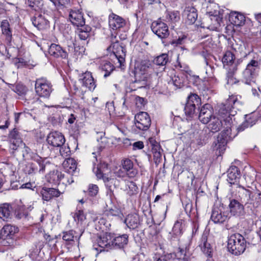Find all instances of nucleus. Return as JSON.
<instances>
[{"label":"nucleus","mask_w":261,"mask_h":261,"mask_svg":"<svg viewBox=\"0 0 261 261\" xmlns=\"http://www.w3.org/2000/svg\"><path fill=\"white\" fill-rule=\"evenodd\" d=\"M168 61V55L166 54H162L154 59L153 63L156 65L164 66L166 65Z\"/></svg>","instance_id":"obj_44"},{"label":"nucleus","mask_w":261,"mask_h":261,"mask_svg":"<svg viewBox=\"0 0 261 261\" xmlns=\"http://www.w3.org/2000/svg\"><path fill=\"white\" fill-rule=\"evenodd\" d=\"M238 193L242 202L252 204L254 207L261 205V190L257 189L251 192L244 187H240Z\"/></svg>","instance_id":"obj_2"},{"label":"nucleus","mask_w":261,"mask_h":261,"mask_svg":"<svg viewBox=\"0 0 261 261\" xmlns=\"http://www.w3.org/2000/svg\"><path fill=\"white\" fill-rule=\"evenodd\" d=\"M40 194L43 201H48L54 197H59L61 192L56 189L44 187L41 189Z\"/></svg>","instance_id":"obj_19"},{"label":"nucleus","mask_w":261,"mask_h":261,"mask_svg":"<svg viewBox=\"0 0 261 261\" xmlns=\"http://www.w3.org/2000/svg\"><path fill=\"white\" fill-rule=\"evenodd\" d=\"M199 246L206 255L208 257L212 256L213 249L211 247L210 244L207 243V236L206 233L202 234Z\"/></svg>","instance_id":"obj_33"},{"label":"nucleus","mask_w":261,"mask_h":261,"mask_svg":"<svg viewBox=\"0 0 261 261\" xmlns=\"http://www.w3.org/2000/svg\"><path fill=\"white\" fill-rule=\"evenodd\" d=\"M122 168L125 170L127 173L130 172V173L133 175L135 174V172L133 171V163L132 161L129 159H125L122 163Z\"/></svg>","instance_id":"obj_46"},{"label":"nucleus","mask_w":261,"mask_h":261,"mask_svg":"<svg viewBox=\"0 0 261 261\" xmlns=\"http://www.w3.org/2000/svg\"><path fill=\"white\" fill-rule=\"evenodd\" d=\"M20 148L22 149L21 151L24 160H33L40 166V171H42L43 170V168L45 167V165L46 164V158H42L38 154L33 152L31 149L27 146L24 143L21 144L20 146L18 148V150Z\"/></svg>","instance_id":"obj_5"},{"label":"nucleus","mask_w":261,"mask_h":261,"mask_svg":"<svg viewBox=\"0 0 261 261\" xmlns=\"http://www.w3.org/2000/svg\"><path fill=\"white\" fill-rule=\"evenodd\" d=\"M227 248L232 254L240 255L246 249V241L240 234H233L228 238Z\"/></svg>","instance_id":"obj_3"},{"label":"nucleus","mask_w":261,"mask_h":261,"mask_svg":"<svg viewBox=\"0 0 261 261\" xmlns=\"http://www.w3.org/2000/svg\"><path fill=\"white\" fill-rule=\"evenodd\" d=\"M183 15L186 17V21L189 24H193L197 19V10L193 6H186L183 12Z\"/></svg>","instance_id":"obj_23"},{"label":"nucleus","mask_w":261,"mask_h":261,"mask_svg":"<svg viewBox=\"0 0 261 261\" xmlns=\"http://www.w3.org/2000/svg\"><path fill=\"white\" fill-rule=\"evenodd\" d=\"M236 71L232 70H227L226 80L228 85H232L238 82L237 80L234 77V74Z\"/></svg>","instance_id":"obj_48"},{"label":"nucleus","mask_w":261,"mask_h":261,"mask_svg":"<svg viewBox=\"0 0 261 261\" xmlns=\"http://www.w3.org/2000/svg\"><path fill=\"white\" fill-rule=\"evenodd\" d=\"M190 253L189 252L187 247L185 248H179L177 252L176 253L175 256L179 260H182L183 261H188L190 256Z\"/></svg>","instance_id":"obj_43"},{"label":"nucleus","mask_w":261,"mask_h":261,"mask_svg":"<svg viewBox=\"0 0 261 261\" xmlns=\"http://www.w3.org/2000/svg\"><path fill=\"white\" fill-rule=\"evenodd\" d=\"M43 247H44V243L41 241L38 242L36 246L37 251L40 252L41 251V250L43 248Z\"/></svg>","instance_id":"obj_61"},{"label":"nucleus","mask_w":261,"mask_h":261,"mask_svg":"<svg viewBox=\"0 0 261 261\" xmlns=\"http://www.w3.org/2000/svg\"><path fill=\"white\" fill-rule=\"evenodd\" d=\"M184 226L185 221L184 220L182 219L177 220L174 224L172 231L169 234L168 238L172 240L179 237L182 233Z\"/></svg>","instance_id":"obj_24"},{"label":"nucleus","mask_w":261,"mask_h":261,"mask_svg":"<svg viewBox=\"0 0 261 261\" xmlns=\"http://www.w3.org/2000/svg\"><path fill=\"white\" fill-rule=\"evenodd\" d=\"M259 69L258 61L252 60L247 65L243 72V77L247 84H250L254 82V80L257 74Z\"/></svg>","instance_id":"obj_6"},{"label":"nucleus","mask_w":261,"mask_h":261,"mask_svg":"<svg viewBox=\"0 0 261 261\" xmlns=\"http://www.w3.org/2000/svg\"><path fill=\"white\" fill-rule=\"evenodd\" d=\"M234 55L230 51H226L222 58L224 67L227 70L237 71V65L234 63Z\"/></svg>","instance_id":"obj_20"},{"label":"nucleus","mask_w":261,"mask_h":261,"mask_svg":"<svg viewBox=\"0 0 261 261\" xmlns=\"http://www.w3.org/2000/svg\"><path fill=\"white\" fill-rule=\"evenodd\" d=\"M35 89L38 96L45 98H49L53 91L51 83L44 77L39 78L36 80Z\"/></svg>","instance_id":"obj_4"},{"label":"nucleus","mask_w":261,"mask_h":261,"mask_svg":"<svg viewBox=\"0 0 261 261\" xmlns=\"http://www.w3.org/2000/svg\"><path fill=\"white\" fill-rule=\"evenodd\" d=\"M46 140L48 144L53 147H61L65 142L64 136L58 132L50 133L47 136Z\"/></svg>","instance_id":"obj_13"},{"label":"nucleus","mask_w":261,"mask_h":261,"mask_svg":"<svg viewBox=\"0 0 261 261\" xmlns=\"http://www.w3.org/2000/svg\"><path fill=\"white\" fill-rule=\"evenodd\" d=\"M46 177L48 182L56 185L59 184V182L64 177V175L61 172L56 170L49 173Z\"/></svg>","instance_id":"obj_35"},{"label":"nucleus","mask_w":261,"mask_h":261,"mask_svg":"<svg viewBox=\"0 0 261 261\" xmlns=\"http://www.w3.org/2000/svg\"><path fill=\"white\" fill-rule=\"evenodd\" d=\"M126 175H129L128 173H127L122 168L120 169L118 171L116 172V176L119 177H124ZM130 176H132V175Z\"/></svg>","instance_id":"obj_59"},{"label":"nucleus","mask_w":261,"mask_h":261,"mask_svg":"<svg viewBox=\"0 0 261 261\" xmlns=\"http://www.w3.org/2000/svg\"><path fill=\"white\" fill-rule=\"evenodd\" d=\"M70 0H56L55 7L57 9L67 8L70 5Z\"/></svg>","instance_id":"obj_52"},{"label":"nucleus","mask_w":261,"mask_h":261,"mask_svg":"<svg viewBox=\"0 0 261 261\" xmlns=\"http://www.w3.org/2000/svg\"><path fill=\"white\" fill-rule=\"evenodd\" d=\"M107 215L108 216L118 217L120 218H121L123 215L120 209L116 206H113L110 208L107 211Z\"/></svg>","instance_id":"obj_50"},{"label":"nucleus","mask_w":261,"mask_h":261,"mask_svg":"<svg viewBox=\"0 0 261 261\" xmlns=\"http://www.w3.org/2000/svg\"><path fill=\"white\" fill-rule=\"evenodd\" d=\"M75 221L82 222L86 219V216L84 212L82 210L77 211L73 216Z\"/></svg>","instance_id":"obj_54"},{"label":"nucleus","mask_w":261,"mask_h":261,"mask_svg":"<svg viewBox=\"0 0 261 261\" xmlns=\"http://www.w3.org/2000/svg\"><path fill=\"white\" fill-rule=\"evenodd\" d=\"M23 113H16L14 114V119H15V122L16 123H18L20 116L22 115Z\"/></svg>","instance_id":"obj_63"},{"label":"nucleus","mask_w":261,"mask_h":261,"mask_svg":"<svg viewBox=\"0 0 261 261\" xmlns=\"http://www.w3.org/2000/svg\"><path fill=\"white\" fill-rule=\"evenodd\" d=\"M124 191L128 196L132 197L138 193L139 189L135 182L127 181L125 182Z\"/></svg>","instance_id":"obj_37"},{"label":"nucleus","mask_w":261,"mask_h":261,"mask_svg":"<svg viewBox=\"0 0 261 261\" xmlns=\"http://www.w3.org/2000/svg\"><path fill=\"white\" fill-rule=\"evenodd\" d=\"M112 236L110 233L106 232L100 235L97 239V246L99 247H94L95 249L101 252L102 251H108L109 249L112 248Z\"/></svg>","instance_id":"obj_10"},{"label":"nucleus","mask_w":261,"mask_h":261,"mask_svg":"<svg viewBox=\"0 0 261 261\" xmlns=\"http://www.w3.org/2000/svg\"><path fill=\"white\" fill-rule=\"evenodd\" d=\"M180 14L177 11H167L166 12L165 21L168 23L171 28L174 29L176 23L179 21Z\"/></svg>","instance_id":"obj_29"},{"label":"nucleus","mask_w":261,"mask_h":261,"mask_svg":"<svg viewBox=\"0 0 261 261\" xmlns=\"http://www.w3.org/2000/svg\"><path fill=\"white\" fill-rule=\"evenodd\" d=\"M2 33L6 35L7 40H10L11 38V32L9 28V23L7 20H3L1 25Z\"/></svg>","instance_id":"obj_45"},{"label":"nucleus","mask_w":261,"mask_h":261,"mask_svg":"<svg viewBox=\"0 0 261 261\" xmlns=\"http://www.w3.org/2000/svg\"><path fill=\"white\" fill-rule=\"evenodd\" d=\"M187 40V36L186 35H182L179 36L178 39L173 40L171 42V44L174 46H177L185 44Z\"/></svg>","instance_id":"obj_51"},{"label":"nucleus","mask_w":261,"mask_h":261,"mask_svg":"<svg viewBox=\"0 0 261 261\" xmlns=\"http://www.w3.org/2000/svg\"><path fill=\"white\" fill-rule=\"evenodd\" d=\"M128 235L126 234L115 237L112 242V246L115 248H122L128 243Z\"/></svg>","instance_id":"obj_34"},{"label":"nucleus","mask_w":261,"mask_h":261,"mask_svg":"<svg viewBox=\"0 0 261 261\" xmlns=\"http://www.w3.org/2000/svg\"><path fill=\"white\" fill-rule=\"evenodd\" d=\"M256 20L261 24V13L254 14Z\"/></svg>","instance_id":"obj_64"},{"label":"nucleus","mask_w":261,"mask_h":261,"mask_svg":"<svg viewBox=\"0 0 261 261\" xmlns=\"http://www.w3.org/2000/svg\"><path fill=\"white\" fill-rule=\"evenodd\" d=\"M229 20L234 25L240 27L245 23V17L237 12H231L229 14Z\"/></svg>","instance_id":"obj_31"},{"label":"nucleus","mask_w":261,"mask_h":261,"mask_svg":"<svg viewBox=\"0 0 261 261\" xmlns=\"http://www.w3.org/2000/svg\"><path fill=\"white\" fill-rule=\"evenodd\" d=\"M18 231L17 227L10 224L5 225L0 231V237L3 240L12 239Z\"/></svg>","instance_id":"obj_21"},{"label":"nucleus","mask_w":261,"mask_h":261,"mask_svg":"<svg viewBox=\"0 0 261 261\" xmlns=\"http://www.w3.org/2000/svg\"><path fill=\"white\" fill-rule=\"evenodd\" d=\"M102 72H104L103 76L106 78L109 76L115 69L114 66L109 61H106L101 65Z\"/></svg>","instance_id":"obj_42"},{"label":"nucleus","mask_w":261,"mask_h":261,"mask_svg":"<svg viewBox=\"0 0 261 261\" xmlns=\"http://www.w3.org/2000/svg\"><path fill=\"white\" fill-rule=\"evenodd\" d=\"M29 6L35 11L40 9L43 5L42 0H28Z\"/></svg>","instance_id":"obj_47"},{"label":"nucleus","mask_w":261,"mask_h":261,"mask_svg":"<svg viewBox=\"0 0 261 261\" xmlns=\"http://www.w3.org/2000/svg\"><path fill=\"white\" fill-rule=\"evenodd\" d=\"M186 80V77L179 74L172 77L169 83L173 84L176 88H181L184 86Z\"/></svg>","instance_id":"obj_38"},{"label":"nucleus","mask_w":261,"mask_h":261,"mask_svg":"<svg viewBox=\"0 0 261 261\" xmlns=\"http://www.w3.org/2000/svg\"><path fill=\"white\" fill-rule=\"evenodd\" d=\"M211 219L215 223H223L228 220V213L227 212L223 211L221 207H214Z\"/></svg>","instance_id":"obj_14"},{"label":"nucleus","mask_w":261,"mask_h":261,"mask_svg":"<svg viewBox=\"0 0 261 261\" xmlns=\"http://www.w3.org/2000/svg\"><path fill=\"white\" fill-rule=\"evenodd\" d=\"M33 24L38 30L45 29L48 25V21L41 14L35 16L31 19Z\"/></svg>","instance_id":"obj_32"},{"label":"nucleus","mask_w":261,"mask_h":261,"mask_svg":"<svg viewBox=\"0 0 261 261\" xmlns=\"http://www.w3.org/2000/svg\"><path fill=\"white\" fill-rule=\"evenodd\" d=\"M124 223L130 229H134L140 225V218L137 214H128L124 221Z\"/></svg>","instance_id":"obj_26"},{"label":"nucleus","mask_w":261,"mask_h":261,"mask_svg":"<svg viewBox=\"0 0 261 261\" xmlns=\"http://www.w3.org/2000/svg\"><path fill=\"white\" fill-rule=\"evenodd\" d=\"M69 18L71 22L77 27H82L85 24L83 14L80 10H71L69 13Z\"/></svg>","instance_id":"obj_17"},{"label":"nucleus","mask_w":261,"mask_h":261,"mask_svg":"<svg viewBox=\"0 0 261 261\" xmlns=\"http://www.w3.org/2000/svg\"><path fill=\"white\" fill-rule=\"evenodd\" d=\"M186 79L190 83H193V84L197 85L200 82V79L197 75H193L192 73H190L189 75L187 74L186 75Z\"/></svg>","instance_id":"obj_53"},{"label":"nucleus","mask_w":261,"mask_h":261,"mask_svg":"<svg viewBox=\"0 0 261 261\" xmlns=\"http://www.w3.org/2000/svg\"><path fill=\"white\" fill-rule=\"evenodd\" d=\"M60 153L64 158H67L70 155V149L66 145H63L60 147Z\"/></svg>","instance_id":"obj_56"},{"label":"nucleus","mask_w":261,"mask_h":261,"mask_svg":"<svg viewBox=\"0 0 261 261\" xmlns=\"http://www.w3.org/2000/svg\"><path fill=\"white\" fill-rule=\"evenodd\" d=\"M80 27L78 29L79 37L81 40H86L90 36L91 28L85 25Z\"/></svg>","instance_id":"obj_41"},{"label":"nucleus","mask_w":261,"mask_h":261,"mask_svg":"<svg viewBox=\"0 0 261 261\" xmlns=\"http://www.w3.org/2000/svg\"><path fill=\"white\" fill-rule=\"evenodd\" d=\"M201 103V99L197 94H192L189 96L185 107V112L187 116L192 117L195 112L196 106Z\"/></svg>","instance_id":"obj_9"},{"label":"nucleus","mask_w":261,"mask_h":261,"mask_svg":"<svg viewBox=\"0 0 261 261\" xmlns=\"http://www.w3.org/2000/svg\"><path fill=\"white\" fill-rule=\"evenodd\" d=\"M133 149H141L144 147L143 143L141 141H138L133 144Z\"/></svg>","instance_id":"obj_60"},{"label":"nucleus","mask_w":261,"mask_h":261,"mask_svg":"<svg viewBox=\"0 0 261 261\" xmlns=\"http://www.w3.org/2000/svg\"><path fill=\"white\" fill-rule=\"evenodd\" d=\"M76 232L73 230L64 231L63 232L62 238L63 240L69 244H72V243L75 241L79 242L82 233L78 235H76Z\"/></svg>","instance_id":"obj_36"},{"label":"nucleus","mask_w":261,"mask_h":261,"mask_svg":"<svg viewBox=\"0 0 261 261\" xmlns=\"http://www.w3.org/2000/svg\"><path fill=\"white\" fill-rule=\"evenodd\" d=\"M230 213L233 216H239L244 213V206L236 199L230 200L229 204Z\"/></svg>","instance_id":"obj_27"},{"label":"nucleus","mask_w":261,"mask_h":261,"mask_svg":"<svg viewBox=\"0 0 261 261\" xmlns=\"http://www.w3.org/2000/svg\"><path fill=\"white\" fill-rule=\"evenodd\" d=\"M105 168H107V165L103 164L100 165H97L96 167H94L93 170L95 173L96 176L99 179L102 178L105 182L107 186L111 187V184L115 185L116 180L113 178H110L106 175L104 173Z\"/></svg>","instance_id":"obj_11"},{"label":"nucleus","mask_w":261,"mask_h":261,"mask_svg":"<svg viewBox=\"0 0 261 261\" xmlns=\"http://www.w3.org/2000/svg\"><path fill=\"white\" fill-rule=\"evenodd\" d=\"M79 81L83 86L87 88L90 91H93L96 87L95 82L92 73L89 71L83 73L81 75Z\"/></svg>","instance_id":"obj_18"},{"label":"nucleus","mask_w":261,"mask_h":261,"mask_svg":"<svg viewBox=\"0 0 261 261\" xmlns=\"http://www.w3.org/2000/svg\"><path fill=\"white\" fill-rule=\"evenodd\" d=\"M12 90L19 95H24L27 92L26 87L20 84H18L14 86Z\"/></svg>","instance_id":"obj_49"},{"label":"nucleus","mask_w":261,"mask_h":261,"mask_svg":"<svg viewBox=\"0 0 261 261\" xmlns=\"http://www.w3.org/2000/svg\"><path fill=\"white\" fill-rule=\"evenodd\" d=\"M126 24V21L122 17L113 13L109 16V24L110 28L114 30H117L123 28Z\"/></svg>","instance_id":"obj_16"},{"label":"nucleus","mask_w":261,"mask_h":261,"mask_svg":"<svg viewBox=\"0 0 261 261\" xmlns=\"http://www.w3.org/2000/svg\"><path fill=\"white\" fill-rule=\"evenodd\" d=\"M151 29L152 32L159 38L165 39L169 35V31L167 24L163 22L161 18L152 22Z\"/></svg>","instance_id":"obj_7"},{"label":"nucleus","mask_w":261,"mask_h":261,"mask_svg":"<svg viewBox=\"0 0 261 261\" xmlns=\"http://www.w3.org/2000/svg\"><path fill=\"white\" fill-rule=\"evenodd\" d=\"M135 126L140 130H147L151 124L150 118L147 113L140 112L135 116Z\"/></svg>","instance_id":"obj_8"},{"label":"nucleus","mask_w":261,"mask_h":261,"mask_svg":"<svg viewBox=\"0 0 261 261\" xmlns=\"http://www.w3.org/2000/svg\"><path fill=\"white\" fill-rule=\"evenodd\" d=\"M177 67L180 70L182 71V72L180 73V74H181L185 77L186 75L188 74L189 75L190 73H192V71L190 70L189 67L186 65H182L181 63H179L177 65Z\"/></svg>","instance_id":"obj_55"},{"label":"nucleus","mask_w":261,"mask_h":261,"mask_svg":"<svg viewBox=\"0 0 261 261\" xmlns=\"http://www.w3.org/2000/svg\"><path fill=\"white\" fill-rule=\"evenodd\" d=\"M115 56H116V58L117 59V60H118V62L120 64V66H121L122 64L124 62V58L122 56H117L116 55Z\"/></svg>","instance_id":"obj_62"},{"label":"nucleus","mask_w":261,"mask_h":261,"mask_svg":"<svg viewBox=\"0 0 261 261\" xmlns=\"http://www.w3.org/2000/svg\"><path fill=\"white\" fill-rule=\"evenodd\" d=\"M10 148L12 150V153L18 150L21 144L23 143L20 134L16 129H13L9 134Z\"/></svg>","instance_id":"obj_15"},{"label":"nucleus","mask_w":261,"mask_h":261,"mask_svg":"<svg viewBox=\"0 0 261 261\" xmlns=\"http://www.w3.org/2000/svg\"><path fill=\"white\" fill-rule=\"evenodd\" d=\"M98 187L95 184H90L88 186L87 194L88 199L91 201L92 203L94 204L98 202Z\"/></svg>","instance_id":"obj_30"},{"label":"nucleus","mask_w":261,"mask_h":261,"mask_svg":"<svg viewBox=\"0 0 261 261\" xmlns=\"http://www.w3.org/2000/svg\"><path fill=\"white\" fill-rule=\"evenodd\" d=\"M49 54L55 57H61L62 59H66L67 57V53L60 45L52 43L48 48Z\"/></svg>","instance_id":"obj_22"},{"label":"nucleus","mask_w":261,"mask_h":261,"mask_svg":"<svg viewBox=\"0 0 261 261\" xmlns=\"http://www.w3.org/2000/svg\"><path fill=\"white\" fill-rule=\"evenodd\" d=\"M63 165L65 169L68 172H73L75 170L77 164L73 158H67L63 162Z\"/></svg>","instance_id":"obj_40"},{"label":"nucleus","mask_w":261,"mask_h":261,"mask_svg":"<svg viewBox=\"0 0 261 261\" xmlns=\"http://www.w3.org/2000/svg\"><path fill=\"white\" fill-rule=\"evenodd\" d=\"M11 206L7 203H4L0 206V218L4 221H7L10 217Z\"/></svg>","instance_id":"obj_39"},{"label":"nucleus","mask_w":261,"mask_h":261,"mask_svg":"<svg viewBox=\"0 0 261 261\" xmlns=\"http://www.w3.org/2000/svg\"><path fill=\"white\" fill-rule=\"evenodd\" d=\"M153 156L154 158H156L157 159L160 158L161 156V154L160 152V147L159 145H154L153 148Z\"/></svg>","instance_id":"obj_58"},{"label":"nucleus","mask_w":261,"mask_h":261,"mask_svg":"<svg viewBox=\"0 0 261 261\" xmlns=\"http://www.w3.org/2000/svg\"><path fill=\"white\" fill-rule=\"evenodd\" d=\"M238 103L239 101L236 95L230 96L225 102L221 106L218 115L213 116L208 121L207 129L211 133H215L221 128H224L212 145L213 150L219 151L220 154L225 149L227 143L236 135H232L231 133L232 118L234 116L232 109Z\"/></svg>","instance_id":"obj_1"},{"label":"nucleus","mask_w":261,"mask_h":261,"mask_svg":"<svg viewBox=\"0 0 261 261\" xmlns=\"http://www.w3.org/2000/svg\"><path fill=\"white\" fill-rule=\"evenodd\" d=\"M240 171L235 166H231L227 171V181L231 185L235 184L239 181L240 178Z\"/></svg>","instance_id":"obj_28"},{"label":"nucleus","mask_w":261,"mask_h":261,"mask_svg":"<svg viewBox=\"0 0 261 261\" xmlns=\"http://www.w3.org/2000/svg\"><path fill=\"white\" fill-rule=\"evenodd\" d=\"M214 116L213 107L210 104L206 103L200 109L198 118L202 123L207 124Z\"/></svg>","instance_id":"obj_12"},{"label":"nucleus","mask_w":261,"mask_h":261,"mask_svg":"<svg viewBox=\"0 0 261 261\" xmlns=\"http://www.w3.org/2000/svg\"><path fill=\"white\" fill-rule=\"evenodd\" d=\"M200 54L203 57L205 60V62L206 65H207L208 60L210 59V57L212 56L209 53V51L207 49H204L203 50L200 51Z\"/></svg>","instance_id":"obj_57"},{"label":"nucleus","mask_w":261,"mask_h":261,"mask_svg":"<svg viewBox=\"0 0 261 261\" xmlns=\"http://www.w3.org/2000/svg\"><path fill=\"white\" fill-rule=\"evenodd\" d=\"M46 164L45 165V167L43 168V170L42 171H40V166H39L36 162H35L34 163L28 164L25 166L24 172L25 173L28 174H35L37 172H39V173H43L45 172L46 168L50 165V163L46 158Z\"/></svg>","instance_id":"obj_25"}]
</instances>
